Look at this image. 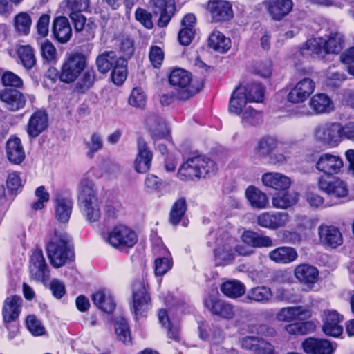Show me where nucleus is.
Returning a JSON list of instances; mask_svg holds the SVG:
<instances>
[{"mask_svg":"<svg viewBox=\"0 0 354 354\" xmlns=\"http://www.w3.org/2000/svg\"><path fill=\"white\" fill-rule=\"evenodd\" d=\"M315 88V82L310 78L305 77L290 90L288 100L292 103L303 102L314 92Z\"/></svg>","mask_w":354,"mask_h":354,"instance_id":"ddd939ff","label":"nucleus"},{"mask_svg":"<svg viewBox=\"0 0 354 354\" xmlns=\"http://www.w3.org/2000/svg\"><path fill=\"white\" fill-rule=\"evenodd\" d=\"M272 297V290L266 286H259L252 288L248 290L246 295L248 299L261 304L270 302Z\"/></svg>","mask_w":354,"mask_h":354,"instance_id":"58836bf2","label":"nucleus"},{"mask_svg":"<svg viewBox=\"0 0 354 354\" xmlns=\"http://www.w3.org/2000/svg\"><path fill=\"white\" fill-rule=\"evenodd\" d=\"M222 292L230 298H238L245 292L244 284L237 280H230L224 282L221 287Z\"/></svg>","mask_w":354,"mask_h":354,"instance_id":"49530a36","label":"nucleus"},{"mask_svg":"<svg viewBox=\"0 0 354 354\" xmlns=\"http://www.w3.org/2000/svg\"><path fill=\"white\" fill-rule=\"evenodd\" d=\"M30 272L32 279L43 281L48 275V270L41 250H35L30 258Z\"/></svg>","mask_w":354,"mask_h":354,"instance_id":"412c9836","label":"nucleus"},{"mask_svg":"<svg viewBox=\"0 0 354 354\" xmlns=\"http://www.w3.org/2000/svg\"><path fill=\"white\" fill-rule=\"evenodd\" d=\"M73 14L66 0H65L59 4L53 22H69L68 19L72 21Z\"/></svg>","mask_w":354,"mask_h":354,"instance_id":"052dcab7","label":"nucleus"},{"mask_svg":"<svg viewBox=\"0 0 354 354\" xmlns=\"http://www.w3.org/2000/svg\"><path fill=\"white\" fill-rule=\"evenodd\" d=\"M53 32L59 42L65 44L72 36V28L70 24H53Z\"/></svg>","mask_w":354,"mask_h":354,"instance_id":"5fc2aeb1","label":"nucleus"},{"mask_svg":"<svg viewBox=\"0 0 354 354\" xmlns=\"http://www.w3.org/2000/svg\"><path fill=\"white\" fill-rule=\"evenodd\" d=\"M341 141L344 139L354 142V122L350 121L344 124L339 122Z\"/></svg>","mask_w":354,"mask_h":354,"instance_id":"774afa93","label":"nucleus"},{"mask_svg":"<svg viewBox=\"0 0 354 354\" xmlns=\"http://www.w3.org/2000/svg\"><path fill=\"white\" fill-rule=\"evenodd\" d=\"M290 220V215L286 212H266L257 216V223L261 227L275 230L286 226Z\"/></svg>","mask_w":354,"mask_h":354,"instance_id":"6e6552de","label":"nucleus"},{"mask_svg":"<svg viewBox=\"0 0 354 354\" xmlns=\"http://www.w3.org/2000/svg\"><path fill=\"white\" fill-rule=\"evenodd\" d=\"M206 9L212 17V22H230L234 18L232 5L227 1L209 0Z\"/></svg>","mask_w":354,"mask_h":354,"instance_id":"0eeeda50","label":"nucleus"},{"mask_svg":"<svg viewBox=\"0 0 354 354\" xmlns=\"http://www.w3.org/2000/svg\"><path fill=\"white\" fill-rule=\"evenodd\" d=\"M208 46L216 52L225 53L231 47V40L221 32L214 31L209 37Z\"/></svg>","mask_w":354,"mask_h":354,"instance_id":"4c0bfd02","label":"nucleus"},{"mask_svg":"<svg viewBox=\"0 0 354 354\" xmlns=\"http://www.w3.org/2000/svg\"><path fill=\"white\" fill-rule=\"evenodd\" d=\"M133 301L136 316H142L151 308L150 297L147 285L142 281H135L133 284Z\"/></svg>","mask_w":354,"mask_h":354,"instance_id":"1a4fd4ad","label":"nucleus"},{"mask_svg":"<svg viewBox=\"0 0 354 354\" xmlns=\"http://www.w3.org/2000/svg\"><path fill=\"white\" fill-rule=\"evenodd\" d=\"M96 200L98 198L93 182L87 178H83L78 186L79 204Z\"/></svg>","mask_w":354,"mask_h":354,"instance_id":"2f4dec72","label":"nucleus"},{"mask_svg":"<svg viewBox=\"0 0 354 354\" xmlns=\"http://www.w3.org/2000/svg\"><path fill=\"white\" fill-rule=\"evenodd\" d=\"M115 330L118 339L124 344H129L131 341L129 328L126 320L123 318H118L115 321Z\"/></svg>","mask_w":354,"mask_h":354,"instance_id":"4d7b16f0","label":"nucleus"},{"mask_svg":"<svg viewBox=\"0 0 354 354\" xmlns=\"http://www.w3.org/2000/svg\"><path fill=\"white\" fill-rule=\"evenodd\" d=\"M48 127V117L45 111L35 112L30 118L27 133L29 136L35 138L43 132Z\"/></svg>","mask_w":354,"mask_h":354,"instance_id":"a878e982","label":"nucleus"},{"mask_svg":"<svg viewBox=\"0 0 354 354\" xmlns=\"http://www.w3.org/2000/svg\"><path fill=\"white\" fill-rule=\"evenodd\" d=\"M294 274L299 282L311 288L317 281L319 272L313 266L301 264L295 268Z\"/></svg>","mask_w":354,"mask_h":354,"instance_id":"b1692460","label":"nucleus"},{"mask_svg":"<svg viewBox=\"0 0 354 354\" xmlns=\"http://www.w3.org/2000/svg\"><path fill=\"white\" fill-rule=\"evenodd\" d=\"M341 316L336 310H330L324 313L322 331L327 336L337 337L343 333V327L340 324L342 321Z\"/></svg>","mask_w":354,"mask_h":354,"instance_id":"4468645a","label":"nucleus"},{"mask_svg":"<svg viewBox=\"0 0 354 354\" xmlns=\"http://www.w3.org/2000/svg\"><path fill=\"white\" fill-rule=\"evenodd\" d=\"M306 50L309 51V53L317 55L319 57H324L326 55L324 49V39L322 37L311 38L304 44L301 53L306 54Z\"/></svg>","mask_w":354,"mask_h":354,"instance_id":"8fccbe9b","label":"nucleus"},{"mask_svg":"<svg viewBox=\"0 0 354 354\" xmlns=\"http://www.w3.org/2000/svg\"><path fill=\"white\" fill-rule=\"evenodd\" d=\"M118 57H116L113 51H105L100 55L96 59V65L98 71L102 73H107L115 65V61Z\"/></svg>","mask_w":354,"mask_h":354,"instance_id":"de8ad7c7","label":"nucleus"},{"mask_svg":"<svg viewBox=\"0 0 354 354\" xmlns=\"http://www.w3.org/2000/svg\"><path fill=\"white\" fill-rule=\"evenodd\" d=\"M264 97V89L259 84L239 86L232 93L229 102L230 113L239 115L248 106V103L261 102Z\"/></svg>","mask_w":354,"mask_h":354,"instance_id":"f257e3e1","label":"nucleus"},{"mask_svg":"<svg viewBox=\"0 0 354 354\" xmlns=\"http://www.w3.org/2000/svg\"><path fill=\"white\" fill-rule=\"evenodd\" d=\"M315 137L318 141L330 147H336L341 142L339 122H330L317 126Z\"/></svg>","mask_w":354,"mask_h":354,"instance_id":"423d86ee","label":"nucleus"},{"mask_svg":"<svg viewBox=\"0 0 354 354\" xmlns=\"http://www.w3.org/2000/svg\"><path fill=\"white\" fill-rule=\"evenodd\" d=\"M205 306L214 315L224 319H232L235 317L236 308L230 304L209 296L204 301Z\"/></svg>","mask_w":354,"mask_h":354,"instance_id":"f8f14e48","label":"nucleus"},{"mask_svg":"<svg viewBox=\"0 0 354 354\" xmlns=\"http://www.w3.org/2000/svg\"><path fill=\"white\" fill-rule=\"evenodd\" d=\"M265 6L272 19L281 21L292 10V0H265Z\"/></svg>","mask_w":354,"mask_h":354,"instance_id":"dca6fc26","label":"nucleus"},{"mask_svg":"<svg viewBox=\"0 0 354 354\" xmlns=\"http://www.w3.org/2000/svg\"><path fill=\"white\" fill-rule=\"evenodd\" d=\"M344 46V35L338 32H331L324 39V49L326 54H338Z\"/></svg>","mask_w":354,"mask_h":354,"instance_id":"ea45409f","label":"nucleus"},{"mask_svg":"<svg viewBox=\"0 0 354 354\" xmlns=\"http://www.w3.org/2000/svg\"><path fill=\"white\" fill-rule=\"evenodd\" d=\"M17 53L21 63L27 69L32 68L36 64L35 51L30 45H21L17 48Z\"/></svg>","mask_w":354,"mask_h":354,"instance_id":"a18cd8bd","label":"nucleus"},{"mask_svg":"<svg viewBox=\"0 0 354 354\" xmlns=\"http://www.w3.org/2000/svg\"><path fill=\"white\" fill-rule=\"evenodd\" d=\"M298 254L292 247L281 246L271 250L268 254L269 259L276 263L288 264L297 258Z\"/></svg>","mask_w":354,"mask_h":354,"instance_id":"c85d7f7f","label":"nucleus"},{"mask_svg":"<svg viewBox=\"0 0 354 354\" xmlns=\"http://www.w3.org/2000/svg\"><path fill=\"white\" fill-rule=\"evenodd\" d=\"M234 245L232 239H229L222 245L214 250V255L220 264H226L234 259Z\"/></svg>","mask_w":354,"mask_h":354,"instance_id":"a19ab883","label":"nucleus"},{"mask_svg":"<svg viewBox=\"0 0 354 354\" xmlns=\"http://www.w3.org/2000/svg\"><path fill=\"white\" fill-rule=\"evenodd\" d=\"M243 241L254 248H270L274 245L272 239L266 235L253 231H245L241 236Z\"/></svg>","mask_w":354,"mask_h":354,"instance_id":"473e14b6","label":"nucleus"},{"mask_svg":"<svg viewBox=\"0 0 354 354\" xmlns=\"http://www.w3.org/2000/svg\"><path fill=\"white\" fill-rule=\"evenodd\" d=\"M263 184L276 190L288 189L291 185V180L281 173H266L262 176Z\"/></svg>","mask_w":354,"mask_h":354,"instance_id":"bb28decb","label":"nucleus"},{"mask_svg":"<svg viewBox=\"0 0 354 354\" xmlns=\"http://www.w3.org/2000/svg\"><path fill=\"white\" fill-rule=\"evenodd\" d=\"M26 326L34 336H40L45 333V327L35 315H30L26 318Z\"/></svg>","mask_w":354,"mask_h":354,"instance_id":"e2e57ef3","label":"nucleus"},{"mask_svg":"<svg viewBox=\"0 0 354 354\" xmlns=\"http://www.w3.org/2000/svg\"><path fill=\"white\" fill-rule=\"evenodd\" d=\"M178 177L181 180H192L201 178V171L196 156L188 158L180 167Z\"/></svg>","mask_w":354,"mask_h":354,"instance_id":"7c9ffc66","label":"nucleus"},{"mask_svg":"<svg viewBox=\"0 0 354 354\" xmlns=\"http://www.w3.org/2000/svg\"><path fill=\"white\" fill-rule=\"evenodd\" d=\"M245 196L252 207L254 209H264L268 203L267 196L254 186L250 185L246 189Z\"/></svg>","mask_w":354,"mask_h":354,"instance_id":"c9c22d12","label":"nucleus"},{"mask_svg":"<svg viewBox=\"0 0 354 354\" xmlns=\"http://www.w3.org/2000/svg\"><path fill=\"white\" fill-rule=\"evenodd\" d=\"M302 348L307 354H332L335 350L330 341L314 337L306 339L302 343Z\"/></svg>","mask_w":354,"mask_h":354,"instance_id":"aec40b11","label":"nucleus"},{"mask_svg":"<svg viewBox=\"0 0 354 354\" xmlns=\"http://www.w3.org/2000/svg\"><path fill=\"white\" fill-rule=\"evenodd\" d=\"M320 190L332 197L344 198L348 194V187L346 182L339 178L321 177L318 181Z\"/></svg>","mask_w":354,"mask_h":354,"instance_id":"9d476101","label":"nucleus"},{"mask_svg":"<svg viewBox=\"0 0 354 354\" xmlns=\"http://www.w3.org/2000/svg\"><path fill=\"white\" fill-rule=\"evenodd\" d=\"M320 242L325 246L335 248L343 243L339 229L335 226L322 225L318 228Z\"/></svg>","mask_w":354,"mask_h":354,"instance_id":"6ab92c4d","label":"nucleus"},{"mask_svg":"<svg viewBox=\"0 0 354 354\" xmlns=\"http://www.w3.org/2000/svg\"><path fill=\"white\" fill-rule=\"evenodd\" d=\"M309 106L313 114L329 113L334 111L335 106L331 99L325 93H317L312 97Z\"/></svg>","mask_w":354,"mask_h":354,"instance_id":"393cba45","label":"nucleus"},{"mask_svg":"<svg viewBox=\"0 0 354 354\" xmlns=\"http://www.w3.org/2000/svg\"><path fill=\"white\" fill-rule=\"evenodd\" d=\"M187 210L186 201L184 198L177 200L173 205L169 213V222L176 225L181 221Z\"/></svg>","mask_w":354,"mask_h":354,"instance_id":"603ef678","label":"nucleus"},{"mask_svg":"<svg viewBox=\"0 0 354 354\" xmlns=\"http://www.w3.org/2000/svg\"><path fill=\"white\" fill-rule=\"evenodd\" d=\"M147 96L140 88H134L129 98V104L135 107L143 108L146 104Z\"/></svg>","mask_w":354,"mask_h":354,"instance_id":"0e129e2a","label":"nucleus"},{"mask_svg":"<svg viewBox=\"0 0 354 354\" xmlns=\"http://www.w3.org/2000/svg\"><path fill=\"white\" fill-rule=\"evenodd\" d=\"M184 27L178 32V41L183 46H188L195 36V29L192 24H183Z\"/></svg>","mask_w":354,"mask_h":354,"instance_id":"680f3d73","label":"nucleus"},{"mask_svg":"<svg viewBox=\"0 0 354 354\" xmlns=\"http://www.w3.org/2000/svg\"><path fill=\"white\" fill-rule=\"evenodd\" d=\"M198 163V169L201 171V177L205 178L207 176L214 174L216 171L215 162L210 158L204 156H196Z\"/></svg>","mask_w":354,"mask_h":354,"instance_id":"6e6d98bb","label":"nucleus"},{"mask_svg":"<svg viewBox=\"0 0 354 354\" xmlns=\"http://www.w3.org/2000/svg\"><path fill=\"white\" fill-rule=\"evenodd\" d=\"M127 61L124 57H118L115 61V65L113 68L111 77L113 82L117 84H122L127 76Z\"/></svg>","mask_w":354,"mask_h":354,"instance_id":"3c124183","label":"nucleus"},{"mask_svg":"<svg viewBox=\"0 0 354 354\" xmlns=\"http://www.w3.org/2000/svg\"><path fill=\"white\" fill-rule=\"evenodd\" d=\"M73 203L71 198L59 196L55 204V216L60 223H68L73 210Z\"/></svg>","mask_w":354,"mask_h":354,"instance_id":"cd10ccee","label":"nucleus"},{"mask_svg":"<svg viewBox=\"0 0 354 354\" xmlns=\"http://www.w3.org/2000/svg\"><path fill=\"white\" fill-rule=\"evenodd\" d=\"M309 308L304 306H290L281 308L276 315L279 322H290L295 320H305L311 317Z\"/></svg>","mask_w":354,"mask_h":354,"instance_id":"a211bd4d","label":"nucleus"},{"mask_svg":"<svg viewBox=\"0 0 354 354\" xmlns=\"http://www.w3.org/2000/svg\"><path fill=\"white\" fill-rule=\"evenodd\" d=\"M87 57L82 52L73 50L65 55L59 78L64 83L75 82L86 68Z\"/></svg>","mask_w":354,"mask_h":354,"instance_id":"20e7f679","label":"nucleus"},{"mask_svg":"<svg viewBox=\"0 0 354 354\" xmlns=\"http://www.w3.org/2000/svg\"><path fill=\"white\" fill-rule=\"evenodd\" d=\"M263 120L262 113L248 106L241 115V123L244 127L256 126Z\"/></svg>","mask_w":354,"mask_h":354,"instance_id":"864d4df0","label":"nucleus"},{"mask_svg":"<svg viewBox=\"0 0 354 354\" xmlns=\"http://www.w3.org/2000/svg\"><path fill=\"white\" fill-rule=\"evenodd\" d=\"M297 201L296 194H277L272 198V204L275 208L285 209L295 205Z\"/></svg>","mask_w":354,"mask_h":354,"instance_id":"09e8293b","label":"nucleus"},{"mask_svg":"<svg viewBox=\"0 0 354 354\" xmlns=\"http://www.w3.org/2000/svg\"><path fill=\"white\" fill-rule=\"evenodd\" d=\"M6 153L8 160L14 164H19L24 160L25 152L18 138H11L7 141Z\"/></svg>","mask_w":354,"mask_h":354,"instance_id":"f704fd0d","label":"nucleus"},{"mask_svg":"<svg viewBox=\"0 0 354 354\" xmlns=\"http://www.w3.org/2000/svg\"><path fill=\"white\" fill-rule=\"evenodd\" d=\"M69 236L64 232L55 230L48 236L46 250L51 265L55 268L63 266L69 259Z\"/></svg>","mask_w":354,"mask_h":354,"instance_id":"f03ea898","label":"nucleus"},{"mask_svg":"<svg viewBox=\"0 0 354 354\" xmlns=\"http://www.w3.org/2000/svg\"><path fill=\"white\" fill-rule=\"evenodd\" d=\"M79 205L82 213L88 222L93 223L99 221L101 216L99 200Z\"/></svg>","mask_w":354,"mask_h":354,"instance_id":"37998d69","label":"nucleus"},{"mask_svg":"<svg viewBox=\"0 0 354 354\" xmlns=\"http://www.w3.org/2000/svg\"><path fill=\"white\" fill-rule=\"evenodd\" d=\"M81 75L75 84V89L78 93H84L93 86L96 80L95 72L93 68L84 69Z\"/></svg>","mask_w":354,"mask_h":354,"instance_id":"79ce46f5","label":"nucleus"},{"mask_svg":"<svg viewBox=\"0 0 354 354\" xmlns=\"http://www.w3.org/2000/svg\"><path fill=\"white\" fill-rule=\"evenodd\" d=\"M137 148L138 153L134 162L135 169L138 173H146L151 167L153 153L142 138L138 140Z\"/></svg>","mask_w":354,"mask_h":354,"instance_id":"f3484780","label":"nucleus"},{"mask_svg":"<svg viewBox=\"0 0 354 354\" xmlns=\"http://www.w3.org/2000/svg\"><path fill=\"white\" fill-rule=\"evenodd\" d=\"M21 299L17 296L6 298L3 308V317L5 322L15 321L20 313Z\"/></svg>","mask_w":354,"mask_h":354,"instance_id":"72a5a7b5","label":"nucleus"},{"mask_svg":"<svg viewBox=\"0 0 354 354\" xmlns=\"http://www.w3.org/2000/svg\"><path fill=\"white\" fill-rule=\"evenodd\" d=\"M344 162L337 155L326 153L321 155L316 163V168L326 174H338L343 168Z\"/></svg>","mask_w":354,"mask_h":354,"instance_id":"2eb2a0df","label":"nucleus"},{"mask_svg":"<svg viewBox=\"0 0 354 354\" xmlns=\"http://www.w3.org/2000/svg\"><path fill=\"white\" fill-rule=\"evenodd\" d=\"M6 186L8 189L12 194H16L21 190V180L17 172H12L8 174Z\"/></svg>","mask_w":354,"mask_h":354,"instance_id":"69168bd1","label":"nucleus"},{"mask_svg":"<svg viewBox=\"0 0 354 354\" xmlns=\"http://www.w3.org/2000/svg\"><path fill=\"white\" fill-rule=\"evenodd\" d=\"M279 144V142L274 137H263L259 140L254 147V153L259 156H267L277 149Z\"/></svg>","mask_w":354,"mask_h":354,"instance_id":"c03bdc74","label":"nucleus"},{"mask_svg":"<svg viewBox=\"0 0 354 354\" xmlns=\"http://www.w3.org/2000/svg\"><path fill=\"white\" fill-rule=\"evenodd\" d=\"M1 100L6 104L7 108L16 111L23 109L26 102L24 95L16 89L6 88L0 93Z\"/></svg>","mask_w":354,"mask_h":354,"instance_id":"4be33fe9","label":"nucleus"},{"mask_svg":"<svg viewBox=\"0 0 354 354\" xmlns=\"http://www.w3.org/2000/svg\"><path fill=\"white\" fill-rule=\"evenodd\" d=\"M115 41L118 45L121 55L119 57L130 58L134 53L133 41L129 37L118 38Z\"/></svg>","mask_w":354,"mask_h":354,"instance_id":"bf43d9fd","label":"nucleus"},{"mask_svg":"<svg viewBox=\"0 0 354 354\" xmlns=\"http://www.w3.org/2000/svg\"><path fill=\"white\" fill-rule=\"evenodd\" d=\"M286 330L290 335H305L315 329V325L311 322L292 323L286 326Z\"/></svg>","mask_w":354,"mask_h":354,"instance_id":"13d9d810","label":"nucleus"},{"mask_svg":"<svg viewBox=\"0 0 354 354\" xmlns=\"http://www.w3.org/2000/svg\"><path fill=\"white\" fill-rule=\"evenodd\" d=\"M94 304L102 311L110 313L115 309V304L109 290L101 289L93 294Z\"/></svg>","mask_w":354,"mask_h":354,"instance_id":"c756f323","label":"nucleus"},{"mask_svg":"<svg viewBox=\"0 0 354 354\" xmlns=\"http://www.w3.org/2000/svg\"><path fill=\"white\" fill-rule=\"evenodd\" d=\"M153 251L156 255L159 256L154 261L155 274L156 275L162 276L172 267L170 253L163 245L153 247Z\"/></svg>","mask_w":354,"mask_h":354,"instance_id":"5701e85b","label":"nucleus"},{"mask_svg":"<svg viewBox=\"0 0 354 354\" xmlns=\"http://www.w3.org/2000/svg\"><path fill=\"white\" fill-rule=\"evenodd\" d=\"M191 80V75L182 68L174 69L169 77V83L172 86L182 89V91L179 93V97L182 99H188L196 93V91L192 90L189 87Z\"/></svg>","mask_w":354,"mask_h":354,"instance_id":"9b49d317","label":"nucleus"},{"mask_svg":"<svg viewBox=\"0 0 354 354\" xmlns=\"http://www.w3.org/2000/svg\"><path fill=\"white\" fill-rule=\"evenodd\" d=\"M106 241L112 247L123 250L132 248L138 241L136 232L124 225L115 226L105 238Z\"/></svg>","mask_w":354,"mask_h":354,"instance_id":"39448f33","label":"nucleus"},{"mask_svg":"<svg viewBox=\"0 0 354 354\" xmlns=\"http://www.w3.org/2000/svg\"><path fill=\"white\" fill-rule=\"evenodd\" d=\"M152 12L145 8H138L134 13L138 22H152L153 18L158 19V23L169 22L176 12L175 0H151Z\"/></svg>","mask_w":354,"mask_h":354,"instance_id":"7ed1b4c3","label":"nucleus"},{"mask_svg":"<svg viewBox=\"0 0 354 354\" xmlns=\"http://www.w3.org/2000/svg\"><path fill=\"white\" fill-rule=\"evenodd\" d=\"M1 82L4 86L19 88L23 85L22 79L12 72L7 71L1 77Z\"/></svg>","mask_w":354,"mask_h":354,"instance_id":"338daca9","label":"nucleus"},{"mask_svg":"<svg viewBox=\"0 0 354 354\" xmlns=\"http://www.w3.org/2000/svg\"><path fill=\"white\" fill-rule=\"evenodd\" d=\"M73 16L72 22H86L87 18L83 14L86 12L90 7V0H66Z\"/></svg>","mask_w":354,"mask_h":354,"instance_id":"e433bc0d","label":"nucleus"}]
</instances>
